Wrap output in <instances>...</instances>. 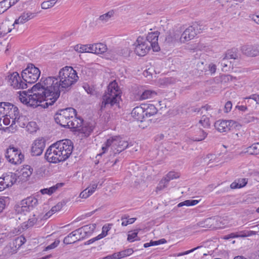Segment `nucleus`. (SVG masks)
<instances>
[{
    "label": "nucleus",
    "mask_w": 259,
    "mask_h": 259,
    "mask_svg": "<svg viewBox=\"0 0 259 259\" xmlns=\"http://www.w3.org/2000/svg\"><path fill=\"white\" fill-rule=\"evenodd\" d=\"M31 90L35 92L41 102L46 101L44 107L52 105L60 96L58 78L54 76L42 77L40 82L34 85Z\"/></svg>",
    "instance_id": "obj_1"
},
{
    "label": "nucleus",
    "mask_w": 259,
    "mask_h": 259,
    "mask_svg": "<svg viewBox=\"0 0 259 259\" xmlns=\"http://www.w3.org/2000/svg\"><path fill=\"white\" fill-rule=\"evenodd\" d=\"M72 142L68 139L59 141L51 145L47 150L45 159L50 163H57L66 160L72 152Z\"/></svg>",
    "instance_id": "obj_2"
},
{
    "label": "nucleus",
    "mask_w": 259,
    "mask_h": 259,
    "mask_svg": "<svg viewBox=\"0 0 259 259\" xmlns=\"http://www.w3.org/2000/svg\"><path fill=\"white\" fill-rule=\"evenodd\" d=\"M121 94L117 83L115 81L110 82L108 86L107 92L102 97L100 111L102 112L106 108L114 106L118 107Z\"/></svg>",
    "instance_id": "obj_3"
},
{
    "label": "nucleus",
    "mask_w": 259,
    "mask_h": 259,
    "mask_svg": "<svg viewBox=\"0 0 259 259\" xmlns=\"http://www.w3.org/2000/svg\"><path fill=\"white\" fill-rule=\"evenodd\" d=\"M57 78H58L61 92L63 94L70 91L72 85L78 79L76 71L70 66H65L60 69Z\"/></svg>",
    "instance_id": "obj_4"
},
{
    "label": "nucleus",
    "mask_w": 259,
    "mask_h": 259,
    "mask_svg": "<svg viewBox=\"0 0 259 259\" xmlns=\"http://www.w3.org/2000/svg\"><path fill=\"white\" fill-rule=\"evenodd\" d=\"M129 146L128 142L120 136H114L108 139L106 143V146L102 147L103 153L106 152L107 148L110 147L111 155L115 156L119 154Z\"/></svg>",
    "instance_id": "obj_5"
},
{
    "label": "nucleus",
    "mask_w": 259,
    "mask_h": 259,
    "mask_svg": "<svg viewBox=\"0 0 259 259\" xmlns=\"http://www.w3.org/2000/svg\"><path fill=\"white\" fill-rule=\"evenodd\" d=\"M77 112L73 108H67L59 110L54 115L55 122L62 127L67 128L70 119L76 116Z\"/></svg>",
    "instance_id": "obj_6"
},
{
    "label": "nucleus",
    "mask_w": 259,
    "mask_h": 259,
    "mask_svg": "<svg viewBox=\"0 0 259 259\" xmlns=\"http://www.w3.org/2000/svg\"><path fill=\"white\" fill-rule=\"evenodd\" d=\"M40 75V71L32 63H29L27 67L21 72V77L25 82L30 84L35 82L39 78Z\"/></svg>",
    "instance_id": "obj_7"
},
{
    "label": "nucleus",
    "mask_w": 259,
    "mask_h": 259,
    "mask_svg": "<svg viewBox=\"0 0 259 259\" xmlns=\"http://www.w3.org/2000/svg\"><path fill=\"white\" fill-rule=\"evenodd\" d=\"M19 114L18 108L9 102H0V126L2 117L9 116L13 121Z\"/></svg>",
    "instance_id": "obj_8"
},
{
    "label": "nucleus",
    "mask_w": 259,
    "mask_h": 259,
    "mask_svg": "<svg viewBox=\"0 0 259 259\" xmlns=\"http://www.w3.org/2000/svg\"><path fill=\"white\" fill-rule=\"evenodd\" d=\"M5 157L12 164H20L24 159V155L21 151L13 146H10L5 152Z\"/></svg>",
    "instance_id": "obj_9"
},
{
    "label": "nucleus",
    "mask_w": 259,
    "mask_h": 259,
    "mask_svg": "<svg viewBox=\"0 0 259 259\" xmlns=\"http://www.w3.org/2000/svg\"><path fill=\"white\" fill-rule=\"evenodd\" d=\"M32 92L33 93L32 95L28 96L26 91L20 92L19 98L22 103L30 106L36 107L39 105L38 103H41V102L38 96L36 95V92L32 91Z\"/></svg>",
    "instance_id": "obj_10"
},
{
    "label": "nucleus",
    "mask_w": 259,
    "mask_h": 259,
    "mask_svg": "<svg viewBox=\"0 0 259 259\" xmlns=\"http://www.w3.org/2000/svg\"><path fill=\"white\" fill-rule=\"evenodd\" d=\"M202 26L197 23H194L187 28L182 34L180 41L182 42L188 41L193 39L202 29Z\"/></svg>",
    "instance_id": "obj_11"
},
{
    "label": "nucleus",
    "mask_w": 259,
    "mask_h": 259,
    "mask_svg": "<svg viewBox=\"0 0 259 259\" xmlns=\"http://www.w3.org/2000/svg\"><path fill=\"white\" fill-rule=\"evenodd\" d=\"M8 82L14 88L16 89H24L27 87V83L24 80H22L21 77L17 72L10 73L8 76Z\"/></svg>",
    "instance_id": "obj_12"
},
{
    "label": "nucleus",
    "mask_w": 259,
    "mask_h": 259,
    "mask_svg": "<svg viewBox=\"0 0 259 259\" xmlns=\"http://www.w3.org/2000/svg\"><path fill=\"white\" fill-rule=\"evenodd\" d=\"M135 52L140 56H144L150 50V47L148 43L144 40V38L139 36L137 38L135 43Z\"/></svg>",
    "instance_id": "obj_13"
},
{
    "label": "nucleus",
    "mask_w": 259,
    "mask_h": 259,
    "mask_svg": "<svg viewBox=\"0 0 259 259\" xmlns=\"http://www.w3.org/2000/svg\"><path fill=\"white\" fill-rule=\"evenodd\" d=\"M38 204V201L34 197L30 196L22 200L21 202L20 210L19 211L25 213L33 210Z\"/></svg>",
    "instance_id": "obj_14"
},
{
    "label": "nucleus",
    "mask_w": 259,
    "mask_h": 259,
    "mask_svg": "<svg viewBox=\"0 0 259 259\" xmlns=\"http://www.w3.org/2000/svg\"><path fill=\"white\" fill-rule=\"evenodd\" d=\"M46 141L43 138H39L34 140L31 147V155L32 156L40 155L45 147Z\"/></svg>",
    "instance_id": "obj_15"
},
{
    "label": "nucleus",
    "mask_w": 259,
    "mask_h": 259,
    "mask_svg": "<svg viewBox=\"0 0 259 259\" xmlns=\"http://www.w3.org/2000/svg\"><path fill=\"white\" fill-rule=\"evenodd\" d=\"M96 225L95 224L85 225L73 231L71 235L73 236L77 234H79V238L76 237V240H83L86 236L90 235L96 228Z\"/></svg>",
    "instance_id": "obj_16"
},
{
    "label": "nucleus",
    "mask_w": 259,
    "mask_h": 259,
    "mask_svg": "<svg viewBox=\"0 0 259 259\" xmlns=\"http://www.w3.org/2000/svg\"><path fill=\"white\" fill-rule=\"evenodd\" d=\"M158 33L157 31L149 33L144 40L148 43L154 52H158L160 50V47L158 44Z\"/></svg>",
    "instance_id": "obj_17"
},
{
    "label": "nucleus",
    "mask_w": 259,
    "mask_h": 259,
    "mask_svg": "<svg viewBox=\"0 0 259 259\" xmlns=\"http://www.w3.org/2000/svg\"><path fill=\"white\" fill-rule=\"evenodd\" d=\"M15 24L9 19H6L2 23H0V36L2 37L10 32L15 28Z\"/></svg>",
    "instance_id": "obj_18"
},
{
    "label": "nucleus",
    "mask_w": 259,
    "mask_h": 259,
    "mask_svg": "<svg viewBox=\"0 0 259 259\" xmlns=\"http://www.w3.org/2000/svg\"><path fill=\"white\" fill-rule=\"evenodd\" d=\"M131 114L133 118L141 122L145 121L146 118L143 106L136 107L133 109Z\"/></svg>",
    "instance_id": "obj_19"
},
{
    "label": "nucleus",
    "mask_w": 259,
    "mask_h": 259,
    "mask_svg": "<svg viewBox=\"0 0 259 259\" xmlns=\"http://www.w3.org/2000/svg\"><path fill=\"white\" fill-rule=\"evenodd\" d=\"M242 53L249 57H255L259 54V51L255 46L252 45H244L241 48Z\"/></svg>",
    "instance_id": "obj_20"
},
{
    "label": "nucleus",
    "mask_w": 259,
    "mask_h": 259,
    "mask_svg": "<svg viewBox=\"0 0 259 259\" xmlns=\"http://www.w3.org/2000/svg\"><path fill=\"white\" fill-rule=\"evenodd\" d=\"M2 178L4 182L5 187L7 188L12 186L16 182L17 176L15 173L10 172L5 175H4Z\"/></svg>",
    "instance_id": "obj_21"
},
{
    "label": "nucleus",
    "mask_w": 259,
    "mask_h": 259,
    "mask_svg": "<svg viewBox=\"0 0 259 259\" xmlns=\"http://www.w3.org/2000/svg\"><path fill=\"white\" fill-rule=\"evenodd\" d=\"M36 16L35 13L30 12H23L21 14L18 19H16L14 23L16 24H22Z\"/></svg>",
    "instance_id": "obj_22"
},
{
    "label": "nucleus",
    "mask_w": 259,
    "mask_h": 259,
    "mask_svg": "<svg viewBox=\"0 0 259 259\" xmlns=\"http://www.w3.org/2000/svg\"><path fill=\"white\" fill-rule=\"evenodd\" d=\"M32 172L33 168L30 165H26L21 169L20 175L17 177L21 181H25L32 175Z\"/></svg>",
    "instance_id": "obj_23"
},
{
    "label": "nucleus",
    "mask_w": 259,
    "mask_h": 259,
    "mask_svg": "<svg viewBox=\"0 0 259 259\" xmlns=\"http://www.w3.org/2000/svg\"><path fill=\"white\" fill-rule=\"evenodd\" d=\"M207 133L201 128L197 129L195 132L193 136L190 139L193 141H201L203 140L207 136Z\"/></svg>",
    "instance_id": "obj_24"
},
{
    "label": "nucleus",
    "mask_w": 259,
    "mask_h": 259,
    "mask_svg": "<svg viewBox=\"0 0 259 259\" xmlns=\"http://www.w3.org/2000/svg\"><path fill=\"white\" fill-rule=\"evenodd\" d=\"M143 108L146 118L156 114L157 112V108L153 104L143 105Z\"/></svg>",
    "instance_id": "obj_25"
},
{
    "label": "nucleus",
    "mask_w": 259,
    "mask_h": 259,
    "mask_svg": "<svg viewBox=\"0 0 259 259\" xmlns=\"http://www.w3.org/2000/svg\"><path fill=\"white\" fill-rule=\"evenodd\" d=\"M70 121L67 128L77 129L81 127L83 119L81 118H77L76 117V116H75L73 117V119H70Z\"/></svg>",
    "instance_id": "obj_26"
},
{
    "label": "nucleus",
    "mask_w": 259,
    "mask_h": 259,
    "mask_svg": "<svg viewBox=\"0 0 259 259\" xmlns=\"http://www.w3.org/2000/svg\"><path fill=\"white\" fill-rule=\"evenodd\" d=\"M214 126L218 131L221 133L228 131L226 120H219L214 123Z\"/></svg>",
    "instance_id": "obj_27"
},
{
    "label": "nucleus",
    "mask_w": 259,
    "mask_h": 259,
    "mask_svg": "<svg viewBox=\"0 0 259 259\" xmlns=\"http://www.w3.org/2000/svg\"><path fill=\"white\" fill-rule=\"evenodd\" d=\"M114 14L115 12L114 10H110L107 13L100 16L97 19V21H98L99 23H106L114 16Z\"/></svg>",
    "instance_id": "obj_28"
},
{
    "label": "nucleus",
    "mask_w": 259,
    "mask_h": 259,
    "mask_svg": "<svg viewBox=\"0 0 259 259\" xmlns=\"http://www.w3.org/2000/svg\"><path fill=\"white\" fill-rule=\"evenodd\" d=\"M247 183V179L245 178L239 179L233 182L230 185L231 189L241 188L244 187Z\"/></svg>",
    "instance_id": "obj_29"
},
{
    "label": "nucleus",
    "mask_w": 259,
    "mask_h": 259,
    "mask_svg": "<svg viewBox=\"0 0 259 259\" xmlns=\"http://www.w3.org/2000/svg\"><path fill=\"white\" fill-rule=\"evenodd\" d=\"M94 54H102L106 52L107 48L106 45L102 43L94 44Z\"/></svg>",
    "instance_id": "obj_30"
},
{
    "label": "nucleus",
    "mask_w": 259,
    "mask_h": 259,
    "mask_svg": "<svg viewBox=\"0 0 259 259\" xmlns=\"http://www.w3.org/2000/svg\"><path fill=\"white\" fill-rule=\"evenodd\" d=\"M72 233H73V231L72 232H71L70 233H69L67 236H66L64 238V239L63 240V242L65 244H70L71 243H74L76 241H77V240H76V237L79 238V234H77V233H76V234H75L73 236L71 235V236H70V235H71Z\"/></svg>",
    "instance_id": "obj_31"
},
{
    "label": "nucleus",
    "mask_w": 259,
    "mask_h": 259,
    "mask_svg": "<svg viewBox=\"0 0 259 259\" xmlns=\"http://www.w3.org/2000/svg\"><path fill=\"white\" fill-rule=\"evenodd\" d=\"M156 95V93L154 91L145 90L141 95L139 99L140 100H146L151 98Z\"/></svg>",
    "instance_id": "obj_32"
},
{
    "label": "nucleus",
    "mask_w": 259,
    "mask_h": 259,
    "mask_svg": "<svg viewBox=\"0 0 259 259\" xmlns=\"http://www.w3.org/2000/svg\"><path fill=\"white\" fill-rule=\"evenodd\" d=\"M214 222V219L211 218H207L205 220L199 222L198 225L200 227L211 228Z\"/></svg>",
    "instance_id": "obj_33"
},
{
    "label": "nucleus",
    "mask_w": 259,
    "mask_h": 259,
    "mask_svg": "<svg viewBox=\"0 0 259 259\" xmlns=\"http://www.w3.org/2000/svg\"><path fill=\"white\" fill-rule=\"evenodd\" d=\"M94 128V127L92 125L88 124L81 127V128L78 129V130L80 131L81 133H83L84 135V136L88 137L93 131Z\"/></svg>",
    "instance_id": "obj_34"
},
{
    "label": "nucleus",
    "mask_w": 259,
    "mask_h": 259,
    "mask_svg": "<svg viewBox=\"0 0 259 259\" xmlns=\"http://www.w3.org/2000/svg\"><path fill=\"white\" fill-rule=\"evenodd\" d=\"M13 122H17L19 125L22 127H26L28 123L27 119L26 117L24 116H20L19 114H18V116L16 117V119H14Z\"/></svg>",
    "instance_id": "obj_35"
},
{
    "label": "nucleus",
    "mask_w": 259,
    "mask_h": 259,
    "mask_svg": "<svg viewBox=\"0 0 259 259\" xmlns=\"http://www.w3.org/2000/svg\"><path fill=\"white\" fill-rule=\"evenodd\" d=\"M112 226V224H108L103 226L102 233L98 235L100 239L107 235L108 232L111 229Z\"/></svg>",
    "instance_id": "obj_36"
},
{
    "label": "nucleus",
    "mask_w": 259,
    "mask_h": 259,
    "mask_svg": "<svg viewBox=\"0 0 259 259\" xmlns=\"http://www.w3.org/2000/svg\"><path fill=\"white\" fill-rule=\"evenodd\" d=\"M27 131L30 133H33L37 131L38 127L37 124L34 121L28 122L26 125Z\"/></svg>",
    "instance_id": "obj_37"
},
{
    "label": "nucleus",
    "mask_w": 259,
    "mask_h": 259,
    "mask_svg": "<svg viewBox=\"0 0 259 259\" xmlns=\"http://www.w3.org/2000/svg\"><path fill=\"white\" fill-rule=\"evenodd\" d=\"M228 131L233 128L239 129L241 127V125L237 121L233 120H226Z\"/></svg>",
    "instance_id": "obj_38"
},
{
    "label": "nucleus",
    "mask_w": 259,
    "mask_h": 259,
    "mask_svg": "<svg viewBox=\"0 0 259 259\" xmlns=\"http://www.w3.org/2000/svg\"><path fill=\"white\" fill-rule=\"evenodd\" d=\"M198 202H199V201L197 200H192V199L187 200H185L184 201L179 203L178 204V207H182L183 206H194V205L197 204Z\"/></svg>",
    "instance_id": "obj_39"
},
{
    "label": "nucleus",
    "mask_w": 259,
    "mask_h": 259,
    "mask_svg": "<svg viewBox=\"0 0 259 259\" xmlns=\"http://www.w3.org/2000/svg\"><path fill=\"white\" fill-rule=\"evenodd\" d=\"M58 0H50L45 1L41 4V8L42 9H48L53 7Z\"/></svg>",
    "instance_id": "obj_40"
},
{
    "label": "nucleus",
    "mask_w": 259,
    "mask_h": 259,
    "mask_svg": "<svg viewBox=\"0 0 259 259\" xmlns=\"http://www.w3.org/2000/svg\"><path fill=\"white\" fill-rule=\"evenodd\" d=\"M199 123L201 124L204 128H209L210 125L209 118L205 115L202 116Z\"/></svg>",
    "instance_id": "obj_41"
},
{
    "label": "nucleus",
    "mask_w": 259,
    "mask_h": 259,
    "mask_svg": "<svg viewBox=\"0 0 259 259\" xmlns=\"http://www.w3.org/2000/svg\"><path fill=\"white\" fill-rule=\"evenodd\" d=\"M62 206H63V204L62 203H58L57 205L53 206L51 208V210L50 211H49L48 212H47L45 215L47 217H50L54 213L61 209V208H62Z\"/></svg>",
    "instance_id": "obj_42"
},
{
    "label": "nucleus",
    "mask_w": 259,
    "mask_h": 259,
    "mask_svg": "<svg viewBox=\"0 0 259 259\" xmlns=\"http://www.w3.org/2000/svg\"><path fill=\"white\" fill-rule=\"evenodd\" d=\"M74 49L79 53H86L88 50V45H76L74 46Z\"/></svg>",
    "instance_id": "obj_43"
},
{
    "label": "nucleus",
    "mask_w": 259,
    "mask_h": 259,
    "mask_svg": "<svg viewBox=\"0 0 259 259\" xmlns=\"http://www.w3.org/2000/svg\"><path fill=\"white\" fill-rule=\"evenodd\" d=\"M247 152L251 155H256L258 154L256 143L253 144L251 146H249L247 148Z\"/></svg>",
    "instance_id": "obj_44"
},
{
    "label": "nucleus",
    "mask_w": 259,
    "mask_h": 259,
    "mask_svg": "<svg viewBox=\"0 0 259 259\" xmlns=\"http://www.w3.org/2000/svg\"><path fill=\"white\" fill-rule=\"evenodd\" d=\"M15 241L16 246H18V247H20L26 242V239L22 235L16 238Z\"/></svg>",
    "instance_id": "obj_45"
},
{
    "label": "nucleus",
    "mask_w": 259,
    "mask_h": 259,
    "mask_svg": "<svg viewBox=\"0 0 259 259\" xmlns=\"http://www.w3.org/2000/svg\"><path fill=\"white\" fill-rule=\"evenodd\" d=\"M224 57H225L227 59H238V55L237 54L234 53L232 50H228Z\"/></svg>",
    "instance_id": "obj_46"
},
{
    "label": "nucleus",
    "mask_w": 259,
    "mask_h": 259,
    "mask_svg": "<svg viewBox=\"0 0 259 259\" xmlns=\"http://www.w3.org/2000/svg\"><path fill=\"white\" fill-rule=\"evenodd\" d=\"M179 176L178 174L176 173L174 171H170L169 172L165 178L164 179L165 180H167V181L169 182L171 180L176 179L179 178Z\"/></svg>",
    "instance_id": "obj_47"
},
{
    "label": "nucleus",
    "mask_w": 259,
    "mask_h": 259,
    "mask_svg": "<svg viewBox=\"0 0 259 259\" xmlns=\"http://www.w3.org/2000/svg\"><path fill=\"white\" fill-rule=\"evenodd\" d=\"M64 185V183H57L55 185L49 188L48 189L49 190V195L52 194L53 193L56 192V190L59 188H60V187H62Z\"/></svg>",
    "instance_id": "obj_48"
},
{
    "label": "nucleus",
    "mask_w": 259,
    "mask_h": 259,
    "mask_svg": "<svg viewBox=\"0 0 259 259\" xmlns=\"http://www.w3.org/2000/svg\"><path fill=\"white\" fill-rule=\"evenodd\" d=\"M0 6L1 7V8L3 9L1 10H3L4 12L11 7L7 0H3L1 1L0 2Z\"/></svg>",
    "instance_id": "obj_49"
},
{
    "label": "nucleus",
    "mask_w": 259,
    "mask_h": 259,
    "mask_svg": "<svg viewBox=\"0 0 259 259\" xmlns=\"http://www.w3.org/2000/svg\"><path fill=\"white\" fill-rule=\"evenodd\" d=\"M256 232L253 231H243L240 232L241 237H245L247 236H250L252 235H255Z\"/></svg>",
    "instance_id": "obj_50"
},
{
    "label": "nucleus",
    "mask_w": 259,
    "mask_h": 259,
    "mask_svg": "<svg viewBox=\"0 0 259 259\" xmlns=\"http://www.w3.org/2000/svg\"><path fill=\"white\" fill-rule=\"evenodd\" d=\"M240 232H236V233H232L231 234H229L228 235L224 236V239L228 240L230 238L241 237V236H240Z\"/></svg>",
    "instance_id": "obj_51"
},
{
    "label": "nucleus",
    "mask_w": 259,
    "mask_h": 259,
    "mask_svg": "<svg viewBox=\"0 0 259 259\" xmlns=\"http://www.w3.org/2000/svg\"><path fill=\"white\" fill-rule=\"evenodd\" d=\"M59 243L60 241L59 240H56L53 243L47 246L45 250L47 251L50 249H54L56 248L59 244Z\"/></svg>",
    "instance_id": "obj_52"
},
{
    "label": "nucleus",
    "mask_w": 259,
    "mask_h": 259,
    "mask_svg": "<svg viewBox=\"0 0 259 259\" xmlns=\"http://www.w3.org/2000/svg\"><path fill=\"white\" fill-rule=\"evenodd\" d=\"M228 60V59L224 57L222 59L221 61L220 62L221 65L223 67V70H225L226 71H227V69H226V68L228 67V63L229 62Z\"/></svg>",
    "instance_id": "obj_53"
},
{
    "label": "nucleus",
    "mask_w": 259,
    "mask_h": 259,
    "mask_svg": "<svg viewBox=\"0 0 259 259\" xmlns=\"http://www.w3.org/2000/svg\"><path fill=\"white\" fill-rule=\"evenodd\" d=\"M92 194V193H90V190H88V188H86L80 193L79 196L81 198H87Z\"/></svg>",
    "instance_id": "obj_54"
},
{
    "label": "nucleus",
    "mask_w": 259,
    "mask_h": 259,
    "mask_svg": "<svg viewBox=\"0 0 259 259\" xmlns=\"http://www.w3.org/2000/svg\"><path fill=\"white\" fill-rule=\"evenodd\" d=\"M138 232H134L131 234H128L127 236V240L130 242H133L136 240V238L137 237Z\"/></svg>",
    "instance_id": "obj_55"
},
{
    "label": "nucleus",
    "mask_w": 259,
    "mask_h": 259,
    "mask_svg": "<svg viewBox=\"0 0 259 259\" xmlns=\"http://www.w3.org/2000/svg\"><path fill=\"white\" fill-rule=\"evenodd\" d=\"M252 99L254 100L256 104H259V95L257 94H253L248 97H246L245 100Z\"/></svg>",
    "instance_id": "obj_56"
},
{
    "label": "nucleus",
    "mask_w": 259,
    "mask_h": 259,
    "mask_svg": "<svg viewBox=\"0 0 259 259\" xmlns=\"http://www.w3.org/2000/svg\"><path fill=\"white\" fill-rule=\"evenodd\" d=\"M176 82V79L172 77L165 78L163 80V82L166 84L174 83Z\"/></svg>",
    "instance_id": "obj_57"
},
{
    "label": "nucleus",
    "mask_w": 259,
    "mask_h": 259,
    "mask_svg": "<svg viewBox=\"0 0 259 259\" xmlns=\"http://www.w3.org/2000/svg\"><path fill=\"white\" fill-rule=\"evenodd\" d=\"M232 104L231 101H228L225 105V112L228 113L230 112L232 109Z\"/></svg>",
    "instance_id": "obj_58"
},
{
    "label": "nucleus",
    "mask_w": 259,
    "mask_h": 259,
    "mask_svg": "<svg viewBox=\"0 0 259 259\" xmlns=\"http://www.w3.org/2000/svg\"><path fill=\"white\" fill-rule=\"evenodd\" d=\"M115 256H116V259H120V258H121L122 257H124L125 256H127L126 254H125V252L124 251V250H123V251H120V252H115Z\"/></svg>",
    "instance_id": "obj_59"
},
{
    "label": "nucleus",
    "mask_w": 259,
    "mask_h": 259,
    "mask_svg": "<svg viewBox=\"0 0 259 259\" xmlns=\"http://www.w3.org/2000/svg\"><path fill=\"white\" fill-rule=\"evenodd\" d=\"M37 219L35 217H33L32 218L29 219L27 222V224L26 226L27 227H31L34 225V224L36 222Z\"/></svg>",
    "instance_id": "obj_60"
},
{
    "label": "nucleus",
    "mask_w": 259,
    "mask_h": 259,
    "mask_svg": "<svg viewBox=\"0 0 259 259\" xmlns=\"http://www.w3.org/2000/svg\"><path fill=\"white\" fill-rule=\"evenodd\" d=\"M97 186H98V185L97 183H93V184H91L87 188H88V190H90V193L93 194L95 192L96 189H97Z\"/></svg>",
    "instance_id": "obj_61"
},
{
    "label": "nucleus",
    "mask_w": 259,
    "mask_h": 259,
    "mask_svg": "<svg viewBox=\"0 0 259 259\" xmlns=\"http://www.w3.org/2000/svg\"><path fill=\"white\" fill-rule=\"evenodd\" d=\"M128 53V50L127 48L123 49L117 50V54L120 56H123L127 54Z\"/></svg>",
    "instance_id": "obj_62"
},
{
    "label": "nucleus",
    "mask_w": 259,
    "mask_h": 259,
    "mask_svg": "<svg viewBox=\"0 0 259 259\" xmlns=\"http://www.w3.org/2000/svg\"><path fill=\"white\" fill-rule=\"evenodd\" d=\"M121 220L122 221L121 225L122 226H126L129 224L127 222V217L125 215L121 218Z\"/></svg>",
    "instance_id": "obj_63"
},
{
    "label": "nucleus",
    "mask_w": 259,
    "mask_h": 259,
    "mask_svg": "<svg viewBox=\"0 0 259 259\" xmlns=\"http://www.w3.org/2000/svg\"><path fill=\"white\" fill-rule=\"evenodd\" d=\"M255 120V118L253 116H251L250 115H247L244 119V121L245 123H249L250 122H252Z\"/></svg>",
    "instance_id": "obj_64"
}]
</instances>
